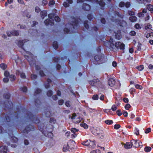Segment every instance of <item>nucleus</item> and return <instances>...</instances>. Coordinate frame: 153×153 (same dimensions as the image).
<instances>
[{"label": "nucleus", "instance_id": "nucleus-1", "mask_svg": "<svg viewBox=\"0 0 153 153\" xmlns=\"http://www.w3.org/2000/svg\"><path fill=\"white\" fill-rule=\"evenodd\" d=\"M10 97V95L9 93H5L3 95L4 98L7 100L4 102L3 107L4 108L5 111H7L5 117V122H9L11 119L13 118L16 119L18 118V116H20L21 114L24 113L26 112V115L25 116L29 119H30L33 122L36 123H38V125L39 129L41 131L43 132L44 126L43 124H41L39 123V120L37 119L36 116L33 115L30 112L25 111L23 108L20 109L19 108H17V112L14 114L12 113V109L13 108V105L11 101H9V99Z\"/></svg>", "mask_w": 153, "mask_h": 153}, {"label": "nucleus", "instance_id": "nucleus-2", "mask_svg": "<svg viewBox=\"0 0 153 153\" xmlns=\"http://www.w3.org/2000/svg\"><path fill=\"white\" fill-rule=\"evenodd\" d=\"M81 19L78 17L76 18L74 17L71 18V23H68L66 25L67 27H68L69 29L67 28H65L64 29V32L66 33H71L75 32L74 30L78 28V27L79 23H81Z\"/></svg>", "mask_w": 153, "mask_h": 153}, {"label": "nucleus", "instance_id": "nucleus-3", "mask_svg": "<svg viewBox=\"0 0 153 153\" xmlns=\"http://www.w3.org/2000/svg\"><path fill=\"white\" fill-rule=\"evenodd\" d=\"M111 20L113 22H114L119 24L120 26L123 27L126 24V22L123 20H119V19H115L114 17H112Z\"/></svg>", "mask_w": 153, "mask_h": 153}, {"label": "nucleus", "instance_id": "nucleus-4", "mask_svg": "<svg viewBox=\"0 0 153 153\" xmlns=\"http://www.w3.org/2000/svg\"><path fill=\"white\" fill-rule=\"evenodd\" d=\"M94 59L97 61H100L99 64L102 63L103 62V59L104 58V55L101 53H99L98 55H96L94 57Z\"/></svg>", "mask_w": 153, "mask_h": 153}, {"label": "nucleus", "instance_id": "nucleus-5", "mask_svg": "<svg viewBox=\"0 0 153 153\" xmlns=\"http://www.w3.org/2000/svg\"><path fill=\"white\" fill-rule=\"evenodd\" d=\"M120 49L121 50H124L125 49V45L123 43L120 42H117L115 43L114 47Z\"/></svg>", "mask_w": 153, "mask_h": 153}, {"label": "nucleus", "instance_id": "nucleus-6", "mask_svg": "<svg viewBox=\"0 0 153 153\" xmlns=\"http://www.w3.org/2000/svg\"><path fill=\"white\" fill-rule=\"evenodd\" d=\"M132 146L135 147H138L143 145L142 142L139 140H133L131 141Z\"/></svg>", "mask_w": 153, "mask_h": 153}, {"label": "nucleus", "instance_id": "nucleus-7", "mask_svg": "<svg viewBox=\"0 0 153 153\" xmlns=\"http://www.w3.org/2000/svg\"><path fill=\"white\" fill-rule=\"evenodd\" d=\"M94 132L95 133V135H98L99 137L101 138H103L104 135V134L103 133V131L98 128L94 130Z\"/></svg>", "mask_w": 153, "mask_h": 153}, {"label": "nucleus", "instance_id": "nucleus-8", "mask_svg": "<svg viewBox=\"0 0 153 153\" xmlns=\"http://www.w3.org/2000/svg\"><path fill=\"white\" fill-rule=\"evenodd\" d=\"M114 35L116 39L118 40L121 39L122 36L120 30H118L116 31H115L114 32Z\"/></svg>", "mask_w": 153, "mask_h": 153}, {"label": "nucleus", "instance_id": "nucleus-9", "mask_svg": "<svg viewBox=\"0 0 153 153\" xmlns=\"http://www.w3.org/2000/svg\"><path fill=\"white\" fill-rule=\"evenodd\" d=\"M33 127L31 125L27 126L25 128V129L23 130V133H27L29 131H32V130L33 129Z\"/></svg>", "mask_w": 153, "mask_h": 153}, {"label": "nucleus", "instance_id": "nucleus-10", "mask_svg": "<svg viewBox=\"0 0 153 153\" xmlns=\"http://www.w3.org/2000/svg\"><path fill=\"white\" fill-rule=\"evenodd\" d=\"M44 23L46 25H48L49 24L52 25L54 24V21L53 19H47L45 21Z\"/></svg>", "mask_w": 153, "mask_h": 153}, {"label": "nucleus", "instance_id": "nucleus-11", "mask_svg": "<svg viewBox=\"0 0 153 153\" xmlns=\"http://www.w3.org/2000/svg\"><path fill=\"white\" fill-rule=\"evenodd\" d=\"M115 83V80L112 78L109 79L108 81V84L111 87H113Z\"/></svg>", "mask_w": 153, "mask_h": 153}, {"label": "nucleus", "instance_id": "nucleus-12", "mask_svg": "<svg viewBox=\"0 0 153 153\" xmlns=\"http://www.w3.org/2000/svg\"><path fill=\"white\" fill-rule=\"evenodd\" d=\"M94 2L98 4L99 5L102 7H104L105 5V3L102 0H100V1H99L98 0H94Z\"/></svg>", "mask_w": 153, "mask_h": 153}, {"label": "nucleus", "instance_id": "nucleus-13", "mask_svg": "<svg viewBox=\"0 0 153 153\" xmlns=\"http://www.w3.org/2000/svg\"><path fill=\"white\" fill-rule=\"evenodd\" d=\"M16 74L17 75H20L21 77L22 78L25 79L26 77L25 74L23 72H21L20 71L16 70Z\"/></svg>", "mask_w": 153, "mask_h": 153}, {"label": "nucleus", "instance_id": "nucleus-14", "mask_svg": "<svg viewBox=\"0 0 153 153\" xmlns=\"http://www.w3.org/2000/svg\"><path fill=\"white\" fill-rule=\"evenodd\" d=\"M7 146H2L0 147V153H7Z\"/></svg>", "mask_w": 153, "mask_h": 153}, {"label": "nucleus", "instance_id": "nucleus-15", "mask_svg": "<svg viewBox=\"0 0 153 153\" xmlns=\"http://www.w3.org/2000/svg\"><path fill=\"white\" fill-rule=\"evenodd\" d=\"M26 42L25 40H19L17 43L18 45L20 48L24 49L23 48V45Z\"/></svg>", "mask_w": 153, "mask_h": 153}, {"label": "nucleus", "instance_id": "nucleus-16", "mask_svg": "<svg viewBox=\"0 0 153 153\" xmlns=\"http://www.w3.org/2000/svg\"><path fill=\"white\" fill-rule=\"evenodd\" d=\"M82 8L83 10H91V7L89 4L84 3L82 5Z\"/></svg>", "mask_w": 153, "mask_h": 153}, {"label": "nucleus", "instance_id": "nucleus-17", "mask_svg": "<svg viewBox=\"0 0 153 153\" xmlns=\"http://www.w3.org/2000/svg\"><path fill=\"white\" fill-rule=\"evenodd\" d=\"M147 13L146 10H143L142 12L138 14V16L139 17H144L146 15H147Z\"/></svg>", "mask_w": 153, "mask_h": 153}, {"label": "nucleus", "instance_id": "nucleus-18", "mask_svg": "<svg viewBox=\"0 0 153 153\" xmlns=\"http://www.w3.org/2000/svg\"><path fill=\"white\" fill-rule=\"evenodd\" d=\"M110 44V46L111 48L114 49V48L115 44L114 43L113 39L112 38H110L109 41H108Z\"/></svg>", "mask_w": 153, "mask_h": 153}, {"label": "nucleus", "instance_id": "nucleus-19", "mask_svg": "<svg viewBox=\"0 0 153 153\" xmlns=\"http://www.w3.org/2000/svg\"><path fill=\"white\" fill-rule=\"evenodd\" d=\"M98 81L99 80L98 79H94L93 80L89 81V83L91 85L93 86H94L96 83H97Z\"/></svg>", "mask_w": 153, "mask_h": 153}, {"label": "nucleus", "instance_id": "nucleus-20", "mask_svg": "<svg viewBox=\"0 0 153 153\" xmlns=\"http://www.w3.org/2000/svg\"><path fill=\"white\" fill-rule=\"evenodd\" d=\"M40 15L42 19H44L45 16H47V12L46 10H43L40 12Z\"/></svg>", "mask_w": 153, "mask_h": 153}, {"label": "nucleus", "instance_id": "nucleus-21", "mask_svg": "<svg viewBox=\"0 0 153 153\" xmlns=\"http://www.w3.org/2000/svg\"><path fill=\"white\" fill-rule=\"evenodd\" d=\"M132 146L131 141L130 142H127L125 145V147L126 149H128L131 148Z\"/></svg>", "mask_w": 153, "mask_h": 153}, {"label": "nucleus", "instance_id": "nucleus-22", "mask_svg": "<svg viewBox=\"0 0 153 153\" xmlns=\"http://www.w3.org/2000/svg\"><path fill=\"white\" fill-rule=\"evenodd\" d=\"M95 146V143L94 141H91L90 140V143L88 145V147L89 148H94Z\"/></svg>", "mask_w": 153, "mask_h": 153}, {"label": "nucleus", "instance_id": "nucleus-23", "mask_svg": "<svg viewBox=\"0 0 153 153\" xmlns=\"http://www.w3.org/2000/svg\"><path fill=\"white\" fill-rule=\"evenodd\" d=\"M47 83L45 84V86L46 88H48L50 87L49 83L51 82V81L49 79H47Z\"/></svg>", "mask_w": 153, "mask_h": 153}, {"label": "nucleus", "instance_id": "nucleus-24", "mask_svg": "<svg viewBox=\"0 0 153 153\" xmlns=\"http://www.w3.org/2000/svg\"><path fill=\"white\" fill-rule=\"evenodd\" d=\"M129 20L132 22H135L137 21V18L135 16H131L129 17Z\"/></svg>", "mask_w": 153, "mask_h": 153}, {"label": "nucleus", "instance_id": "nucleus-25", "mask_svg": "<svg viewBox=\"0 0 153 153\" xmlns=\"http://www.w3.org/2000/svg\"><path fill=\"white\" fill-rule=\"evenodd\" d=\"M90 140H87L86 141H84L82 143V144L86 146H88V145H89V143H90Z\"/></svg>", "mask_w": 153, "mask_h": 153}, {"label": "nucleus", "instance_id": "nucleus-26", "mask_svg": "<svg viewBox=\"0 0 153 153\" xmlns=\"http://www.w3.org/2000/svg\"><path fill=\"white\" fill-rule=\"evenodd\" d=\"M69 149V147L68 144L65 145L63 146V150L64 152H66Z\"/></svg>", "mask_w": 153, "mask_h": 153}, {"label": "nucleus", "instance_id": "nucleus-27", "mask_svg": "<svg viewBox=\"0 0 153 153\" xmlns=\"http://www.w3.org/2000/svg\"><path fill=\"white\" fill-rule=\"evenodd\" d=\"M0 67L3 70H5L7 67L6 64L4 63H1L0 65Z\"/></svg>", "mask_w": 153, "mask_h": 153}, {"label": "nucleus", "instance_id": "nucleus-28", "mask_svg": "<svg viewBox=\"0 0 153 153\" xmlns=\"http://www.w3.org/2000/svg\"><path fill=\"white\" fill-rule=\"evenodd\" d=\"M53 46L55 49H57L58 48V45L56 41H54L53 42Z\"/></svg>", "mask_w": 153, "mask_h": 153}, {"label": "nucleus", "instance_id": "nucleus-29", "mask_svg": "<svg viewBox=\"0 0 153 153\" xmlns=\"http://www.w3.org/2000/svg\"><path fill=\"white\" fill-rule=\"evenodd\" d=\"M143 10H146V9L145 8ZM146 10H153V5L151 4H147Z\"/></svg>", "mask_w": 153, "mask_h": 153}, {"label": "nucleus", "instance_id": "nucleus-30", "mask_svg": "<svg viewBox=\"0 0 153 153\" xmlns=\"http://www.w3.org/2000/svg\"><path fill=\"white\" fill-rule=\"evenodd\" d=\"M12 35L16 36H17L19 35V32L16 30H13L12 31Z\"/></svg>", "mask_w": 153, "mask_h": 153}, {"label": "nucleus", "instance_id": "nucleus-31", "mask_svg": "<svg viewBox=\"0 0 153 153\" xmlns=\"http://www.w3.org/2000/svg\"><path fill=\"white\" fill-rule=\"evenodd\" d=\"M105 123L107 124L110 125L113 123V121L111 120H107L105 121Z\"/></svg>", "mask_w": 153, "mask_h": 153}, {"label": "nucleus", "instance_id": "nucleus-32", "mask_svg": "<svg viewBox=\"0 0 153 153\" xmlns=\"http://www.w3.org/2000/svg\"><path fill=\"white\" fill-rule=\"evenodd\" d=\"M151 148L149 146H146L144 148V150L146 152H149L151 150Z\"/></svg>", "mask_w": 153, "mask_h": 153}, {"label": "nucleus", "instance_id": "nucleus-33", "mask_svg": "<svg viewBox=\"0 0 153 153\" xmlns=\"http://www.w3.org/2000/svg\"><path fill=\"white\" fill-rule=\"evenodd\" d=\"M117 16L121 18L122 19H123L124 16L123 15L120 14L119 13L116 12L115 14V17H116Z\"/></svg>", "mask_w": 153, "mask_h": 153}, {"label": "nucleus", "instance_id": "nucleus-34", "mask_svg": "<svg viewBox=\"0 0 153 153\" xmlns=\"http://www.w3.org/2000/svg\"><path fill=\"white\" fill-rule=\"evenodd\" d=\"M125 6V3L123 1L120 2L119 4V6L120 7H124Z\"/></svg>", "mask_w": 153, "mask_h": 153}, {"label": "nucleus", "instance_id": "nucleus-35", "mask_svg": "<svg viewBox=\"0 0 153 153\" xmlns=\"http://www.w3.org/2000/svg\"><path fill=\"white\" fill-rule=\"evenodd\" d=\"M136 68L139 71H142L144 68L143 65H141L139 66H137Z\"/></svg>", "mask_w": 153, "mask_h": 153}, {"label": "nucleus", "instance_id": "nucleus-36", "mask_svg": "<svg viewBox=\"0 0 153 153\" xmlns=\"http://www.w3.org/2000/svg\"><path fill=\"white\" fill-rule=\"evenodd\" d=\"M41 92V90L39 88H37L35 91V92L34 93V95L36 96V94H38L40 93V92Z\"/></svg>", "mask_w": 153, "mask_h": 153}, {"label": "nucleus", "instance_id": "nucleus-37", "mask_svg": "<svg viewBox=\"0 0 153 153\" xmlns=\"http://www.w3.org/2000/svg\"><path fill=\"white\" fill-rule=\"evenodd\" d=\"M88 21H85L84 23V27H85L86 29H88L89 28V26L88 24Z\"/></svg>", "mask_w": 153, "mask_h": 153}, {"label": "nucleus", "instance_id": "nucleus-38", "mask_svg": "<svg viewBox=\"0 0 153 153\" xmlns=\"http://www.w3.org/2000/svg\"><path fill=\"white\" fill-rule=\"evenodd\" d=\"M41 103L40 100L38 99H36L35 101V104L36 106H37L38 105H39Z\"/></svg>", "mask_w": 153, "mask_h": 153}, {"label": "nucleus", "instance_id": "nucleus-39", "mask_svg": "<svg viewBox=\"0 0 153 153\" xmlns=\"http://www.w3.org/2000/svg\"><path fill=\"white\" fill-rule=\"evenodd\" d=\"M9 77L10 79V81H12L14 80L16 78L15 76L14 75L12 74L10 75Z\"/></svg>", "mask_w": 153, "mask_h": 153}, {"label": "nucleus", "instance_id": "nucleus-40", "mask_svg": "<svg viewBox=\"0 0 153 153\" xmlns=\"http://www.w3.org/2000/svg\"><path fill=\"white\" fill-rule=\"evenodd\" d=\"M117 108V105H114L111 107V110L113 111H115Z\"/></svg>", "mask_w": 153, "mask_h": 153}, {"label": "nucleus", "instance_id": "nucleus-41", "mask_svg": "<svg viewBox=\"0 0 153 153\" xmlns=\"http://www.w3.org/2000/svg\"><path fill=\"white\" fill-rule=\"evenodd\" d=\"M20 90L24 92H26L27 90V88L26 87L20 88Z\"/></svg>", "mask_w": 153, "mask_h": 153}, {"label": "nucleus", "instance_id": "nucleus-42", "mask_svg": "<svg viewBox=\"0 0 153 153\" xmlns=\"http://www.w3.org/2000/svg\"><path fill=\"white\" fill-rule=\"evenodd\" d=\"M71 132L75 133L78 131H79V130L75 128H71Z\"/></svg>", "mask_w": 153, "mask_h": 153}, {"label": "nucleus", "instance_id": "nucleus-43", "mask_svg": "<svg viewBox=\"0 0 153 153\" xmlns=\"http://www.w3.org/2000/svg\"><path fill=\"white\" fill-rule=\"evenodd\" d=\"M146 36L147 38H148L149 37H153V32L148 33Z\"/></svg>", "mask_w": 153, "mask_h": 153}, {"label": "nucleus", "instance_id": "nucleus-44", "mask_svg": "<svg viewBox=\"0 0 153 153\" xmlns=\"http://www.w3.org/2000/svg\"><path fill=\"white\" fill-rule=\"evenodd\" d=\"M52 94L53 92L51 90H50L48 91L47 93V95L48 97H51L52 95Z\"/></svg>", "mask_w": 153, "mask_h": 153}, {"label": "nucleus", "instance_id": "nucleus-45", "mask_svg": "<svg viewBox=\"0 0 153 153\" xmlns=\"http://www.w3.org/2000/svg\"><path fill=\"white\" fill-rule=\"evenodd\" d=\"M131 6V3L129 2H126V3H125V7L128 8Z\"/></svg>", "mask_w": 153, "mask_h": 153}, {"label": "nucleus", "instance_id": "nucleus-46", "mask_svg": "<svg viewBox=\"0 0 153 153\" xmlns=\"http://www.w3.org/2000/svg\"><path fill=\"white\" fill-rule=\"evenodd\" d=\"M80 126L82 127H83L85 129H87L88 128V126L85 123L81 124Z\"/></svg>", "mask_w": 153, "mask_h": 153}, {"label": "nucleus", "instance_id": "nucleus-47", "mask_svg": "<svg viewBox=\"0 0 153 153\" xmlns=\"http://www.w3.org/2000/svg\"><path fill=\"white\" fill-rule=\"evenodd\" d=\"M104 45L105 46L108 47H109L110 48H111L110 47V44L109 43V42H108V41L104 42Z\"/></svg>", "mask_w": 153, "mask_h": 153}, {"label": "nucleus", "instance_id": "nucleus-48", "mask_svg": "<svg viewBox=\"0 0 153 153\" xmlns=\"http://www.w3.org/2000/svg\"><path fill=\"white\" fill-rule=\"evenodd\" d=\"M145 17L144 20L145 21H147L149 19L150 16L147 13V15H146Z\"/></svg>", "mask_w": 153, "mask_h": 153}, {"label": "nucleus", "instance_id": "nucleus-49", "mask_svg": "<svg viewBox=\"0 0 153 153\" xmlns=\"http://www.w3.org/2000/svg\"><path fill=\"white\" fill-rule=\"evenodd\" d=\"M45 116L47 117H50L51 116V113L50 111H47L45 113Z\"/></svg>", "mask_w": 153, "mask_h": 153}, {"label": "nucleus", "instance_id": "nucleus-50", "mask_svg": "<svg viewBox=\"0 0 153 153\" xmlns=\"http://www.w3.org/2000/svg\"><path fill=\"white\" fill-rule=\"evenodd\" d=\"M55 16V13H50L48 14V16L49 18H50L51 19H52Z\"/></svg>", "mask_w": 153, "mask_h": 153}, {"label": "nucleus", "instance_id": "nucleus-51", "mask_svg": "<svg viewBox=\"0 0 153 153\" xmlns=\"http://www.w3.org/2000/svg\"><path fill=\"white\" fill-rule=\"evenodd\" d=\"M152 27V25H151L150 24L148 23L147 25L145 26V28L146 29H150Z\"/></svg>", "mask_w": 153, "mask_h": 153}, {"label": "nucleus", "instance_id": "nucleus-52", "mask_svg": "<svg viewBox=\"0 0 153 153\" xmlns=\"http://www.w3.org/2000/svg\"><path fill=\"white\" fill-rule=\"evenodd\" d=\"M56 121V120L53 118H51L50 119V122L51 123H55Z\"/></svg>", "mask_w": 153, "mask_h": 153}, {"label": "nucleus", "instance_id": "nucleus-53", "mask_svg": "<svg viewBox=\"0 0 153 153\" xmlns=\"http://www.w3.org/2000/svg\"><path fill=\"white\" fill-rule=\"evenodd\" d=\"M54 19L56 22H59L60 21V19L58 16H55Z\"/></svg>", "mask_w": 153, "mask_h": 153}, {"label": "nucleus", "instance_id": "nucleus-54", "mask_svg": "<svg viewBox=\"0 0 153 153\" xmlns=\"http://www.w3.org/2000/svg\"><path fill=\"white\" fill-rule=\"evenodd\" d=\"M48 1L47 0H43L42 1V4L43 6H45L48 3Z\"/></svg>", "mask_w": 153, "mask_h": 153}, {"label": "nucleus", "instance_id": "nucleus-55", "mask_svg": "<svg viewBox=\"0 0 153 153\" xmlns=\"http://www.w3.org/2000/svg\"><path fill=\"white\" fill-rule=\"evenodd\" d=\"M98 98H99V97H98V95H97V94L95 95H94L93 96V97H92V99L93 100H98Z\"/></svg>", "mask_w": 153, "mask_h": 153}, {"label": "nucleus", "instance_id": "nucleus-56", "mask_svg": "<svg viewBox=\"0 0 153 153\" xmlns=\"http://www.w3.org/2000/svg\"><path fill=\"white\" fill-rule=\"evenodd\" d=\"M134 27L137 29H140L141 27L140 25L138 23L136 24L134 26Z\"/></svg>", "mask_w": 153, "mask_h": 153}, {"label": "nucleus", "instance_id": "nucleus-57", "mask_svg": "<svg viewBox=\"0 0 153 153\" xmlns=\"http://www.w3.org/2000/svg\"><path fill=\"white\" fill-rule=\"evenodd\" d=\"M135 89L134 88H131L129 90V91L131 94H133L134 92H135Z\"/></svg>", "mask_w": 153, "mask_h": 153}, {"label": "nucleus", "instance_id": "nucleus-58", "mask_svg": "<svg viewBox=\"0 0 153 153\" xmlns=\"http://www.w3.org/2000/svg\"><path fill=\"white\" fill-rule=\"evenodd\" d=\"M129 34L131 36H134L136 35V32L132 30L130 32Z\"/></svg>", "mask_w": 153, "mask_h": 153}, {"label": "nucleus", "instance_id": "nucleus-59", "mask_svg": "<svg viewBox=\"0 0 153 153\" xmlns=\"http://www.w3.org/2000/svg\"><path fill=\"white\" fill-rule=\"evenodd\" d=\"M117 114L119 116H120L122 114V112H121L120 110H118L117 111Z\"/></svg>", "mask_w": 153, "mask_h": 153}, {"label": "nucleus", "instance_id": "nucleus-60", "mask_svg": "<svg viewBox=\"0 0 153 153\" xmlns=\"http://www.w3.org/2000/svg\"><path fill=\"white\" fill-rule=\"evenodd\" d=\"M87 17L88 19L91 20L92 19L93 16L91 14H89L88 15Z\"/></svg>", "mask_w": 153, "mask_h": 153}, {"label": "nucleus", "instance_id": "nucleus-61", "mask_svg": "<svg viewBox=\"0 0 153 153\" xmlns=\"http://www.w3.org/2000/svg\"><path fill=\"white\" fill-rule=\"evenodd\" d=\"M131 107V105L129 104H126L125 107L126 110H128Z\"/></svg>", "mask_w": 153, "mask_h": 153}, {"label": "nucleus", "instance_id": "nucleus-62", "mask_svg": "<svg viewBox=\"0 0 153 153\" xmlns=\"http://www.w3.org/2000/svg\"><path fill=\"white\" fill-rule=\"evenodd\" d=\"M10 75L9 72L7 71H5L4 72V75L5 76L8 77Z\"/></svg>", "mask_w": 153, "mask_h": 153}, {"label": "nucleus", "instance_id": "nucleus-63", "mask_svg": "<svg viewBox=\"0 0 153 153\" xmlns=\"http://www.w3.org/2000/svg\"><path fill=\"white\" fill-rule=\"evenodd\" d=\"M120 126L119 124H116L114 126V128L116 129L119 128L120 127Z\"/></svg>", "mask_w": 153, "mask_h": 153}, {"label": "nucleus", "instance_id": "nucleus-64", "mask_svg": "<svg viewBox=\"0 0 153 153\" xmlns=\"http://www.w3.org/2000/svg\"><path fill=\"white\" fill-rule=\"evenodd\" d=\"M64 103V101L63 100H59V104L60 105H62Z\"/></svg>", "mask_w": 153, "mask_h": 153}]
</instances>
